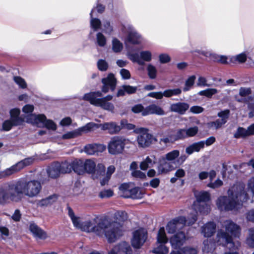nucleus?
Wrapping results in <instances>:
<instances>
[{"mask_svg":"<svg viewBox=\"0 0 254 254\" xmlns=\"http://www.w3.org/2000/svg\"><path fill=\"white\" fill-rule=\"evenodd\" d=\"M121 228L120 223L111 222L107 218L104 217L98 222L96 218L82 222L80 229L88 233L93 232L100 237L104 235L109 243H113L122 235Z\"/></svg>","mask_w":254,"mask_h":254,"instance_id":"nucleus-1","label":"nucleus"},{"mask_svg":"<svg viewBox=\"0 0 254 254\" xmlns=\"http://www.w3.org/2000/svg\"><path fill=\"white\" fill-rule=\"evenodd\" d=\"M228 196H220L216 200V205L221 211H229L234 209L240 203L247 201L248 194L244 188L234 186L227 191Z\"/></svg>","mask_w":254,"mask_h":254,"instance_id":"nucleus-2","label":"nucleus"},{"mask_svg":"<svg viewBox=\"0 0 254 254\" xmlns=\"http://www.w3.org/2000/svg\"><path fill=\"white\" fill-rule=\"evenodd\" d=\"M14 183L19 201L23 195L30 198L37 196L42 189L40 182L35 180L27 181L20 179L14 181Z\"/></svg>","mask_w":254,"mask_h":254,"instance_id":"nucleus-3","label":"nucleus"},{"mask_svg":"<svg viewBox=\"0 0 254 254\" xmlns=\"http://www.w3.org/2000/svg\"><path fill=\"white\" fill-rule=\"evenodd\" d=\"M102 96V92L100 91L90 92L85 93L82 99L85 101H89L91 104L95 106L100 107L105 110L114 113L115 109L114 104L101 99V97Z\"/></svg>","mask_w":254,"mask_h":254,"instance_id":"nucleus-4","label":"nucleus"},{"mask_svg":"<svg viewBox=\"0 0 254 254\" xmlns=\"http://www.w3.org/2000/svg\"><path fill=\"white\" fill-rule=\"evenodd\" d=\"M18 198L14 181L4 184L0 187V204H5L9 201L18 202Z\"/></svg>","mask_w":254,"mask_h":254,"instance_id":"nucleus-5","label":"nucleus"},{"mask_svg":"<svg viewBox=\"0 0 254 254\" xmlns=\"http://www.w3.org/2000/svg\"><path fill=\"white\" fill-rule=\"evenodd\" d=\"M27 123L53 130L57 129L56 124L52 120L47 119L44 114H31L27 118Z\"/></svg>","mask_w":254,"mask_h":254,"instance_id":"nucleus-6","label":"nucleus"},{"mask_svg":"<svg viewBox=\"0 0 254 254\" xmlns=\"http://www.w3.org/2000/svg\"><path fill=\"white\" fill-rule=\"evenodd\" d=\"M136 133L139 134L137 141L139 147L146 148L149 147L156 139L153 135L148 132V129L145 127H138L134 130Z\"/></svg>","mask_w":254,"mask_h":254,"instance_id":"nucleus-7","label":"nucleus"},{"mask_svg":"<svg viewBox=\"0 0 254 254\" xmlns=\"http://www.w3.org/2000/svg\"><path fill=\"white\" fill-rule=\"evenodd\" d=\"M125 139L120 136L112 137L108 144V152L112 155L121 154L126 145Z\"/></svg>","mask_w":254,"mask_h":254,"instance_id":"nucleus-8","label":"nucleus"},{"mask_svg":"<svg viewBox=\"0 0 254 254\" xmlns=\"http://www.w3.org/2000/svg\"><path fill=\"white\" fill-rule=\"evenodd\" d=\"M97 126L96 124L90 122L86 124L85 126L80 127L72 131H68L62 135V138L64 139H68L71 138H75L78 136L81 135L83 133H88L91 131L94 128V127Z\"/></svg>","mask_w":254,"mask_h":254,"instance_id":"nucleus-9","label":"nucleus"},{"mask_svg":"<svg viewBox=\"0 0 254 254\" xmlns=\"http://www.w3.org/2000/svg\"><path fill=\"white\" fill-rule=\"evenodd\" d=\"M157 242L160 244L152 251L155 254H167L169 252V249L164 244L168 242L165 229L163 227H161L158 232L157 237Z\"/></svg>","mask_w":254,"mask_h":254,"instance_id":"nucleus-10","label":"nucleus"},{"mask_svg":"<svg viewBox=\"0 0 254 254\" xmlns=\"http://www.w3.org/2000/svg\"><path fill=\"white\" fill-rule=\"evenodd\" d=\"M187 220L184 216H179L170 221L166 226V230L169 234L179 231L185 226Z\"/></svg>","mask_w":254,"mask_h":254,"instance_id":"nucleus-11","label":"nucleus"},{"mask_svg":"<svg viewBox=\"0 0 254 254\" xmlns=\"http://www.w3.org/2000/svg\"><path fill=\"white\" fill-rule=\"evenodd\" d=\"M147 238V231L140 228L135 231L133 233L131 245L135 249H139L145 242Z\"/></svg>","mask_w":254,"mask_h":254,"instance_id":"nucleus-12","label":"nucleus"},{"mask_svg":"<svg viewBox=\"0 0 254 254\" xmlns=\"http://www.w3.org/2000/svg\"><path fill=\"white\" fill-rule=\"evenodd\" d=\"M217 243L219 245L228 247L230 250H232L235 246L232 236L222 230L217 232Z\"/></svg>","mask_w":254,"mask_h":254,"instance_id":"nucleus-13","label":"nucleus"},{"mask_svg":"<svg viewBox=\"0 0 254 254\" xmlns=\"http://www.w3.org/2000/svg\"><path fill=\"white\" fill-rule=\"evenodd\" d=\"M101 82L103 86L101 92L106 93L109 92V90H111V91H114L115 90L117 79L113 73H109L106 77L102 79Z\"/></svg>","mask_w":254,"mask_h":254,"instance_id":"nucleus-14","label":"nucleus"},{"mask_svg":"<svg viewBox=\"0 0 254 254\" xmlns=\"http://www.w3.org/2000/svg\"><path fill=\"white\" fill-rule=\"evenodd\" d=\"M94 128H100L102 130L107 131L111 134H117L122 129L120 125L114 122H106L103 124H96Z\"/></svg>","mask_w":254,"mask_h":254,"instance_id":"nucleus-15","label":"nucleus"},{"mask_svg":"<svg viewBox=\"0 0 254 254\" xmlns=\"http://www.w3.org/2000/svg\"><path fill=\"white\" fill-rule=\"evenodd\" d=\"M109 254H132V250L128 243L122 242L115 246Z\"/></svg>","mask_w":254,"mask_h":254,"instance_id":"nucleus-16","label":"nucleus"},{"mask_svg":"<svg viewBox=\"0 0 254 254\" xmlns=\"http://www.w3.org/2000/svg\"><path fill=\"white\" fill-rule=\"evenodd\" d=\"M186 241V236L184 232H179L170 239L171 245L175 250L179 249Z\"/></svg>","mask_w":254,"mask_h":254,"instance_id":"nucleus-17","label":"nucleus"},{"mask_svg":"<svg viewBox=\"0 0 254 254\" xmlns=\"http://www.w3.org/2000/svg\"><path fill=\"white\" fill-rule=\"evenodd\" d=\"M225 232L230 233L231 236L239 238L241 234L240 227L232 220H227L225 222Z\"/></svg>","mask_w":254,"mask_h":254,"instance_id":"nucleus-18","label":"nucleus"},{"mask_svg":"<svg viewBox=\"0 0 254 254\" xmlns=\"http://www.w3.org/2000/svg\"><path fill=\"white\" fill-rule=\"evenodd\" d=\"M190 105L184 102H179L171 104L170 110L171 112L183 115L189 110Z\"/></svg>","mask_w":254,"mask_h":254,"instance_id":"nucleus-19","label":"nucleus"},{"mask_svg":"<svg viewBox=\"0 0 254 254\" xmlns=\"http://www.w3.org/2000/svg\"><path fill=\"white\" fill-rule=\"evenodd\" d=\"M174 169V167L171 163L167 161L164 157H162L159 161L157 167L158 172L160 174H166Z\"/></svg>","mask_w":254,"mask_h":254,"instance_id":"nucleus-20","label":"nucleus"},{"mask_svg":"<svg viewBox=\"0 0 254 254\" xmlns=\"http://www.w3.org/2000/svg\"><path fill=\"white\" fill-rule=\"evenodd\" d=\"M151 114L163 115L164 114V111L158 106L155 104H151L144 108L142 113V116H146Z\"/></svg>","mask_w":254,"mask_h":254,"instance_id":"nucleus-21","label":"nucleus"},{"mask_svg":"<svg viewBox=\"0 0 254 254\" xmlns=\"http://www.w3.org/2000/svg\"><path fill=\"white\" fill-rule=\"evenodd\" d=\"M58 196L53 194L48 197L37 201V205L40 207H46L53 204L58 199Z\"/></svg>","mask_w":254,"mask_h":254,"instance_id":"nucleus-22","label":"nucleus"},{"mask_svg":"<svg viewBox=\"0 0 254 254\" xmlns=\"http://www.w3.org/2000/svg\"><path fill=\"white\" fill-rule=\"evenodd\" d=\"M216 225L213 222H209L201 227V233L204 237H211L215 232Z\"/></svg>","mask_w":254,"mask_h":254,"instance_id":"nucleus-23","label":"nucleus"},{"mask_svg":"<svg viewBox=\"0 0 254 254\" xmlns=\"http://www.w3.org/2000/svg\"><path fill=\"white\" fill-rule=\"evenodd\" d=\"M137 87L132 86L129 85H123L118 89L116 96L117 97L124 96L126 93L127 94H132L136 92Z\"/></svg>","mask_w":254,"mask_h":254,"instance_id":"nucleus-24","label":"nucleus"},{"mask_svg":"<svg viewBox=\"0 0 254 254\" xmlns=\"http://www.w3.org/2000/svg\"><path fill=\"white\" fill-rule=\"evenodd\" d=\"M29 230L35 237L41 239L46 238V233L33 222L30 224Z\"/></svg>","mask_w":254,"mask_h":254,"instance_id":"nucleus-25","label":"nucleus"},{"mask_svg":"<svg viewBox=\"0 0 254 254\" xmlns=\"http://www.w3.org/2000/svg\"><path fill=\"white\" fill-rule=\"evenodd\" d=\"M204 147V141H200L194 142L188 146L186 148V152L188 155H191L194 152H199L201 149Z\"/></svg>","mask_w":254,"mask_h":254,"instance_id":"nucleus-26","label":"nucleus"},{"mask_svg":"<svg viewBox=\"0 0 254 254\" xmlns=\"http://www.w3.org/2000/svg\"><path fill=\"white\" fill-rule=\"evenodd\" d=\"M60 163L55 162L47 169V173L50 178H57L61 173L60 168Z\"/></svg>","mask_w":254,"mask_h":254,"instance_id":"nucleus-27","label":"nucleus"},{"mask_svg":"<svg viewBox=\"0 0 254 254\" xmlns=\"http://www.w3.org/2000/svg\"><path fill=\"white\" fill-rule=\"evenodd\" d=\"M192 207L196 213L199 212L202 215H206L210 211V205L205 203L197 204L196 203H193Z\"/></svg>","mask_w":254,"mask_h":254,"instance_id":"nucleus-28","label":"nucleus"},{"mask_svg":"<svg viewBox=\"0 0 254 254\" xmlns=\"http://www.w3.org/2000/svg\"><path fill=\"white\" fill-rule=\"evenodd\" d=\"M196 201H194L193 203H206L207 202L210 200V195L209 192L205 191H200L199 193L195 194Z\"/></svg>","mask_w":254,"mask_h":254,"instance_id":"nucleus-29","label":"nucleus"},{"mask_svg":"<svg viewBox=\"0 0 254 254\" xmlns=\"http://www.w3.org/2000/svg\"><path fill=\"white\" fill-rule=\"evenodd\" d=\"M127 41L133 44H138L141 41V36L135 30H131L127 37Z\"/></svg>","mask_w":254,"mask_h":254,"instance_id":"nucleus-30","label":"nucleus"},{"mask_svg":"<svg viewBox=\"0 0 254 254\" xmlns=\"http://www.w3.org/2000/svg\"><path fill=\"white\" fill-rule=\"evenodd\" d=\"M72 170L78 175L84 174V163L80 160L72 162Z\"/></svg>","mask_w":254,"mask_h":254,"instance_id":"nucleus-31","label":"nucleus"},{"mask_svg":"<svg viewBox=\"0 0 254 254\" xmlns=\"http://www.w3.org/2000/svg\"><path fill=\"white\" fill-rule=\"evenodd\" d=\"M96 170V163L90 159L86 160L84 163V173L95 174Z\"/></svg>","mask_w":254,"mask_h":254,"instance_id":"nucleus-32","label":"nucleus"},{"mask_svg":"<svg viewBox=\"0 0 254 254\" xmlns=\"http://www.w3.org/2000/svg\"><path fill=\"white\" fill-rule=\"evenodd\" d=\"M197 250L191 247H185L180 251H172L169 254H197Z\"/></svg>","mask_w":254,"mask_h":254,"instance_id":"nucleus-33","label":"nucleus"},{"mask_svg":"<svg viewBox=\"0 0 254 254\" xmlns=\"http://www.w3.org/2000/svg\"><path fill=\"white\" fill-rule=\"evenodd\" d=\"M195 52H197L200 55H201L207 58H209L212 61L214 62L218 63L220 55L216 53H213L211 51H200L196 50Z\"/></svg>","mask_w":254,"mask_h":254,"instance_id":"nucleus-34","label":"nucleus"},{"mask_svg":"<svg viewBox=\"0 0 254 254\" xmlns=\"http://www.w3.org/2000/svg\"><path fill=\"white\" fill-rule=\"evenodd\" d=\"M247 59V54L245 52H243L235 56L230 57V63H232V64H236L237 63L243 64L246 61Z\"/></svg>","mask_w":254,"mask_h":254,"instance_id":"nucleus-35","label":"nucleus"},{"mask_svg":"<svg viewBox=\"0 0 254 254\" xmlns=\"http://www.w3.org/2000/svg\"><path fill=\"white\" fill-rule=\"evenodd\" d=\"M94 12V9H92L90 13V27L94 31H98L101 26V22L100 20L97 18H93V14Z\"/></svg>","mask_w":254,"mask_h":254,"instance_id":"nucleus-36","label":"nucleus"},{"mask_svg":"<svg viewBox=\"0 0 254 254\" xmlns=\"http://www.w3.org/2000/svg\"><path fill=\"white\" fill-rule=\"evenodd\" d=\"M36 159V157L34 156H31L29 157L26 158L16 163V166L19 170H21L25 167L31 165Z\"/></svg>","mask_w":254,"mask_h":254,"instance_id":"nucleus-37","label":"nucleus"},{"mask_svg":"<svg viewBox=\"0 0 254 254\" xmlns=\"http://www.w3.org/2000/svg\"><path fill=\"white\" fill-rule=\"evenodd\" d=\"M20 171L18 166H16V163L10 167L7 168L5 170L0 172V177H5L6 176H10L12 174Z\"/></svg>","mask_w":254,"mask_h":254,"instance_id":"nucleus-38","label":"nucleus"},{"mask_svg":"<svg viewBox=\"0 0 254 254\" xmlns=\"http://www.w3.org/2000/svg\"><path fill=\"white\" fill-rule=\"evenodd\" d=\"M230 114V111L229 109H225L218 113L217 116L221 118L219 119L221 122L225 125L228 121Z\"/></svg>","mask_w":254,"mask_h":254,"instance_id":"nucleus-39","label":"nucleus"},{"mask_svg":"<svg viewBox=\"0 0 254 254\" xmlns=\"http://www.w3.org/2000/svg\"><path fill=\"white\" fill-rule=\"evenodd\" d=\"M218 93L217 89L215 88H207L205 90L200 91L197 94L199 96H204L208 98H211L213 95Z\"/></svg>","mask_w":254,"mask_h":254,"instance_id":"nucleus-40","label":"nucleus"},{"mask_svg":"<svg viewBox=\"0 0 254 254\" xmlns=\"http://www.w3.org/2000/svg\"><path fill=\"white\" fill-rule=\"evenodd\" d=\"M182 93V90L180 88L169 89L164 91V97L170 98L174 96H178Z\"/></svg>","mask_w":254,"mask_h":254,"instance_id":"nucleus-41","label":"nucleus"},{"mask_svg":"<svg viewBox=\"0 0 254 254\" xmlns=\"http://www.w3.org/2000/svg\"><path fill=\"white\" fill-rule=\"evenodd\" d=\"M127 56L133 63H137L138 64L141 65L144 64V62L140 59V55L137 53H132L130 52H127Z\"/></svg>","mask_w":254,"mask_h":254,"instance_id":"nucleus-42","label":"nucleus"},{"mask_svg":"<svg viewBox=\"0 0 254 254\" xmlns=\"http://www.w3.org/2000/svg\"><path fill=\"white\" fill-rule=\"evenodd\" d=\"M60 166L61 173H69L72 171V162L65 161L60 163Z\"/></svg>","mask_w":254,"mask_h":254,"instance_id":"nucleus-43","label":"nucleus"},{"mask_svg":"<svg viewBox=\"0 0 254 254\" xmlns=\"http://www.w3.org/2000/svg\"><path fill=\"white\" fill-rule=\"evenodd\" d=\"M195 79L196 76L194 75L188 77L185 81V86L183 89L184 92L188 91L192 88L194 84Z\"/></svg>","mask_w":254,"mask_h":254,"instance_id":"nucleus-44","label":"nucleus"},{"mask_svg":"<svg viewBox=\"0 0 254 254\" xmlns=\"http://www.w3.org/2000/svg\"><path fill=\"white\" fill-rule=\"evenodd\" d=\"M114 217L117 221L123 222L127 220V214L124 211H118L115 213Z\"/></svg>","mask_w":254,"mask_h":254,"instance_id":"nucleus-45","label":"nucleus"},{"mask_svg":"<svg viewBox=\"0 0 254 254\" xmlns=\"http://www.w3.org/2000/svg\"><path fill=\"white\" fill-rule=\"evenodd\" d=\"M180 155V151L178 150H173L167 154L163 157L165 159L169 161H174Z\"/></svg>","mask_w":254,"mask_h":254,"instance_id":"nucleus-46","label":"nucleus"},{"mask_svg":"<svg viewBox=\"0 0 254 254\" xmlns=\"http://www.w3.org/2000/svg\"><path fill=\"white\" fill-rule=\"evenodd\" d=\"M123 48V44L117 38L112 40V50L115 53L120 52Z\"/></svg>","mask_w":254,"mask_h":254,"instance_id":"nucleus-47","label":"nucleus"},{"mask_svg":"<svg viewBox=\"0 0 254 254\" xmlns=\"http://www.w3.org/2000/svg\"><path fill=\"white\" fill-rule=\"evenodd\" d=\"M146 69L148 75L150 79H153L156 77L157 71L154 65L150 64H148Z\"/></svg>","mask_w":254,"mask_h":254,"instance_id":"nucleus-48","label":"nucleus"},{"mask_svg":"<svg viewBox=\"0 0 254 254\" xmlns=\"http://www.w3.org/2000/svg\"><path fill=\"white\" fill-rule=\"evenodd\" d=\"M248 136H249L248 131L243 127H238L236 132L234 134V137L235 138H244Z\"/></svg>","mask_w":254,"mask_h":254,"instance_id":"nucleus-49","label":"nucleus"},{"mask_svg":"<svg viewBox=\"0 0 254 254\" xmlns=\"http://www.w3.org/2000/svg\"><path fill=\"white\" fill-rule=\"evenodd\" d=\"M223 125L219 119H217L214 121L209 122L207 123V127L210 129H218Z\"/></svg>","mask_w":254,"mask_h":254,"instance_id":"nucleus-50","label":"nucleus"},{"mask_svg":"<svg viewBox=\"0 0 254 254\" xmlns=\"http://www.w3.org/2000/svg\"><path fill=\"white\" fill-rule=\"evenodd\" d=\"M98 69L101 71H106L109 68L108 63L103 59H99L97 63Z\"/></svg>","mask_w":254,"mask_h":254,"instance_id":"nucleus-51","label":"nucleus"},{"mask_svg":"<svg viewBox=\"0 0 254 254\" xmlns=\"http://www.w3.org/2000/svg\"><path fill=\"white\" fill-rule=\"evenodd\" d=\"M140 59L142 61L144 62H150L152 59L151 53L149 51H142L139 53Z\"/></svg>","mask_w":254,"mask_h":254,"instance_id":"nucleus-52","label":"nucleus"},{"mask_svg":"<svg viewBox=\"0 0 254 254\" xmlns=\"http://www.w3.org/2000/svg\"><path fill=\"white\" fill-rule=\"evenodd\" d=\"M247 244L251 248H254V228H250L249 230V237L247 239Z\"/></svg>","mask_w":254,"mask_h":254,"instance_id":"nucleus-53","label":"nucleus"},{"mask_svg":"<svg viewBox=\"0 0 254 254\" xmlns=\"http://www.w3.org/2000/svg\"><path fill=\"white\" fill-rule=\"evenodd\" d=\"M13 80L18 85L19 88L25 89L27 87V83L25 80L19 76H13Z\"/></svg>","mask_w":254,"mask_h":254,"instance_id":"nucleus-54","label":"nucleus"},{"mask_svg":"<svg viewBox=\"0 0 254 254\" xmlns=\"http://www.w3.org/2000/svg\"><path fill=\"white\" fill-rule=\"evenodd\" d=\"M97 43L100 47H103L106 44L107 40L105 36L101 32L96 35Z\"/></svg>","mask_w":254,"mask_h":254,"instance_id":"nucleus-55","label":"nucleus"},{"mask_svg":"<svg viewBox=\"0 0 254 254\" xmlns=\"http://www.w3.org/2000/svg\"><path fill=\"white\" fill-rule=\"evenodd\" d=\"M187 137L186 129H179L177 130L176 135L174 137V140L176 141L178 140L183 139Z\"/></svg>","mask_w":254,"mask_h":254,"instance_id":"nucleus-56","label":"nucleus"},{"mask_svg":"<svg viewBox=\"0 0 254 254\" xmlns=\"http://www.w3.org/2000/svg\"><path fill=\"white\" fill-rule=\"evenodd\" d=\"M252 90L250 87H241L239 89V95L242 97H246L249 95L252 94Z\"/></svg>","mask_w":254,"mask_h":254,"instance_id":"nucleus-57","label":"nucleus"},{"mask_svg":"<svg viewBox=\"0 0 254 254\" xmlns=\"http://www.w3.org/2000/svg\"><path fill=\"white\" fill-rule=\"evenodd\" d=\"M9 120L11 122L14 126L22 125L24 123V119L20 117L19 116L15 117L11 116L10 117Z\"/></svg>","mask_w":254,"mask_h":254,"instance_id":"nucleus-58","label":"nucleus"},{"mask_svg":"<svg viewBox=\"0 0 254 254\" xmlns=\"http://www.w3.org/2000/svg\"><path fill=\"white\" fill-rule=\"evenodd\" d=\"M120 126L122 128H125L128 130L134 129V130L136 129L135 125L128 123L126 120H122L121 121Z\"/></svg>","mask_w":254,"mask_h":254,"instance_id":"nucleus-59","label":"nucleus"},{"mask_svg":"<svg viewBox=\"0 0 254 254\" xmlns=\"http://www.w3.org/2000/svg\"><path fill=\"white\" fill-rule=\"evenodd\" d=\"M84 152L88 155L96 154L94 144H88L84 147Z\"/></svg>","mask_w":254,"mask_h":254,"instance_id":"nucleus-60","label":"nucleus"},{"mask_svg":"<svg viewBox=\"0 0 254 254\" xmlns=\"http://www.w3.org/2000/svg\"><path fill=\"white\" fill-rule=\"evenodd\" d=\"M104 31L106 33L110 34L113 31V26L109 20H105L103 22Z\"/></svg>","mask_w":254,"mask_h":254,"instance_id":"nucleus-61","label":"nucleus"},{"mask_svg":"<svg viewBox=\"0 0 254 254\" xmlns=\"http://www.w3.org/2000/svg\"><path fill=\"white\" fill-rule=\"evenodd\" d=\"M186 129L187 137L194 136L197 133L198 131V128L196 126L190 127Z\"/></svg>","mask_w":254,"mask_h":254,"instance_id":"nucleus-62","label":"nucleus"},{"mask_svg":"<svg viewBox=\"0 0 254 254\" xmlns=\"http://www.w3.org/2000/svg\"><path fill=\"white\" fill-rule=\"evenodd\" d=\"M174 141V138L172 135H170L168 136L164 137L160 139L159 144L161 145L164 144L165 146H167L168 144L172 143Z\"/></svg>","mask_w":254,"mask_h":254,"instance_id":"nucleus-63","label":"nucleus"},{"mask_svg":"<svg viewBox=\"0 0 254 254\" xmlns=\"http://www.w3.org/2000/svg\"><path fill=\"white\" fill-rule=\"evenodd\" d=\"M13 127H14V125L8 119L5 120L2 125V129L3 131H9Z\"/></svg>","mask_w":254,"mask_h":254,"instance_id":"nucleus-64","label":"nucleus"}]
</instances>
